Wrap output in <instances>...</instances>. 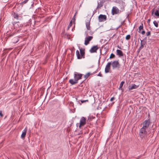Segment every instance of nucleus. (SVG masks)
I'll return each instance as SVG.
<instances>
[{"instance_id": "2f4dec72", "label": "nucleus", "mask_w": 159, "mask_h": 159, "mask_svg": "<svg viewBox=\"0 0 159 159\" xmlns=\"http://www.w3.org/2000/svg\"><path fill=\"white\" fill-rule=\"evenodd\" d=\"M2 110L0 111V116L2 117L3 116V115L2 114Z\"/></svg>"}, {"instance_id": "4be33fe9", "label": "nucleus", "mask_w": 159, "mask_h": 159, "mask_svg": "<svg viewBox=\"0 0 159 159\" xmlns=\"http://www.w3.org/2000/svg\"><path fill=\"white\" fill-rule=\"evenodd\" d=\"M96 72V71H95L94 73H93L92 74H91L90 72H88L85 75H84V77L85 79H86L90 75H93V74L94 73Z\"/></svg>"}, {"instance_id": "f3484780", "label": "nucleus", "mask_w": 159, "mask_h": 159, "mask_svg": "<svg viewBox=\"0 0 159 159\" xmlns=\"http://www.w3.org/2000/svg\"><path fill=\"white\" fill-rule=\"evenodd\" d=\"M69 82L72 85H74L78 83V82L76 81L75 79L74 80L73 79H70L69 81Z\"/></svg>"}, {"instance_id": "393cba45", "label": "nucleus", "mask_w": 159, "mask_h": 159, "mask_svg": "<svg viewBox=\"0 0 159 159\" xmlns=\"http://www.w3.org/2000/svg\"><path fill=\"white\" fill-rule=\"evenodd\" d=\"M153 23L156 27H158V23L157 21H156V20H154L153 22Z\"/></svg>"}, {"instance_id": "6ab92c4d", "label": "nucleus", "mask_w": 159, "mask_h": 159, "mask_svg": "<svg viewBox=\"0 0 159 159\" xmlns=\"http://www.w3.org/2000/svg\"><path fill=\"white\" fill-rule=\"evenodd\" d=\"M12 15L13 16V17L14 18L16 19L17 20L19 18V15L17 14L14 12L12 13Z\"/></svg>"}, {"instance_id": "58836bf2", "label": "nucleus", "mask_w": 159, "mask_h": 159, "mask_svg": "<svg viewBox=\"0 0 159 159\" xmlns=\"http://www.w3.org/2000/svg\"><path fill=\"white\" fill-rule=\"evenodd\" d=\"M154 8H153L152 10V15H153V13H154Z\"/></svg>"}, {"instance_id": "c756f323", "label": "nucleus", "mask_w": 159, "mask_h": 159, "mask_svg": "<svg viewBox=\"0 0 159 159\" xmlns=\"http://www.w3.org/2000/svg\"><path fill=\"white\" fill-rule=\"evenodd\" d=\"M151 34V33L150 31H148L146 33V35L147 36H148L150 35Z\"/></svg>"}, {"instance_id": "9b49d317", "label": "nucleus", "mask_w": 159, "mask_h": 159, "mask_svg": "<svg viewBox=\"0 0 159 159\" xmlns=\"http://www.w3.org/2000/svg\"><path fill=\"white\" fill-rule=\"evenodd\" d=\"M111 62H108L107 65L106 66L105 69V73H108L109 72V70L110 69V66L111 65Z\"/></svg>"}, {"instance_id": "e433bc0d", "label": "nucleus", "mask_w": 159, "mask_h": 159, "mask_svg": "<svg viewBox=\"0 0 159 159\" xmlns=\"http://www.w3.org/2000/svg\"><path fill=\"white\" fill-rule=\"evenodd\" d=\"M145 34V31L144 30H143L142 32H141V34Z\"/></svg>"}, {"instance_id": "79ce46f5", "label": "nucleus", "mask_w": 159, "mask_h": 159, "mask_svg": "<svg viewBox=\"0 0 159 159\" xmlns=\"http://www.w3.org/2000/svg\"><path fill=\"white\" fill-rule=\"evenodd\" d=\"M71 25H72V23H71V22L70 21L69 24V26H71Z\"/></svg>"}, {"instance_id": "c85d7f7f", "label": "nucleus", "mask_w": 159, "mask_h": 159, "mask_svg": "<svg viewBox=\"0 0 159 159\" xmlns=\"http://www.w3.org/2000/svg\"><path fill=\"white\" fill-rule=\"evenodd\" d=\"M115 57V55L113 53H111L110 57L109 58L110 59H111L113 58H114Z\"/></svg>"}, {"instance_id": "7c9ffc66", "label": "nucleus", "mask_w": 159, "mask_h": 159, "mask_svg": "<svg viewBox=\"0 0 159 159\" xmlns=\"http://www.w3.org/2000/svg\"><path fill=\"white\" fill-rule=\"evenodd\" d=\"M29 0H25L23 2H22V4H25Z\"/></svg>"}, {"instance_id": "1a4fd4ad", "label": "nucleus", "mask_w": 159, "mask_h": 159, "mask_svg": "<svg viewBox=\"0 0 159 159\" xmlns=\"http://www.w3.org/2000/svg\"><path fill=\"white\" fill-rule=\"evenodd\" d=\"M99 49L98 45L93 46L89 50V52L91 53L97 52V50Z\"/></svg>"}, {"instance_id": "412c9836", "label": "nucleus", "mask_w": 159, "mask_h": 159, "mask_svg": "<svg viewBox=\"0 0 159 159\" xmlns=\"http://www.w3.org/2000/svg\"><path fill=\"white\" fill-rule=\"evenodd\" d=\"M124 83H125V82L124 81H122L121 82V83L120 84V86H119V90H122V91H123V89H122V87L123 86Z\"/></svg>"}, {"instance_id": "ea45409f", "label": "nucleus", "mask_w": 159, "mask_h": 159, "mask_svg": "<svg viewBox=\"0 0 159 159\" xmlns=\"http://www.w3.org/2000/svg\"><path fill=\"white\" fill-rule=\"evenodd\" d=\"M89 34L90 35H92L93 34V32H92L91 31H90V32H89Z\"/></svg>"}, {"instance_id": "a19ab883", "label": "nucleus", "mask_w": 159, "mask_h": 159, "mask_svg": "<svg viewBox=\"0 0 159 159\" xmlns=\"http://www.w3.org/2000/svg\"><path fill=\"white\" fill-rule=\"evenodd\" d=\"M76 12L75 13L74 16V17H73V19H74V20H75V15H76Z\"/></svg>"}, {"instance_id": "39448f33", "label": "nucleus", "mask_w": 159, "mask_h": 159, "mask_svg": "<svg viewBox=\"0 0 159 159\" xmlns=\"http://www.w3.org/2000/svg\"><path fill=\"white\" fill-rule=\"evenodd\" d=\"M86 123V119L84 117H82L80 120V123L79 125V128H80L84 126Z\"/></svg>"}, {"instance_id": "20e7f679", "label": "nucleus", "mask_w": 159, "mask_h": 159, "mask_svg": "<svg viewBox=\"0 0 159 159\" xmlns=\"http://www.w3.org/2000/svg\"><path fill=\"white\" fill-rule=\"evenodd\" d=\"M82 76V74L75 72L74 74V79L78 82V80L81 79Z\"/></svg>"}, {"instance_id": "b1692460", "label": "nucleus", "mask_w": 159, "mask_h": 159, "mask_svg": "<svg viewBox=\"0 0 159 159\" xmlns=\"http://www.w3.org/2000/svg\"><path fill=\"white\" fill-rule=\"evenodd\" d=\"M155 15L157 16L158 18H159V10H157L154 13Z\"/></svg>"}, {"instance_id": "2eb2a0df", "label": "nucleus", "mask_w": 159, "mask_h": 159, "mask_svg": "<svg viewBox=\"0 0 159 159\" xmlns=\"http://www.w3.org/2000/svg\"><path fill=\"white\" fill-rule=\"evenodd\" d=\"M27 128L26 127L24 130L22 132V134L21 136V137L22 138L24 139L25 136L26 132H27Z\"/></svg>"}, {"instance_id": "72a5a7b5", "label": "nucleus", "mask_w": 159, "mask_h": 159, "mask_svg": "<svg viewBox=\"0 0 159 159\" xmlns=\"http://www.w3.org/2000/svg\"><path fill=\"white\" fill-rule=\"evenodd\" d=\"M97 76H100V77H102V75L101 73L100 72L99 73V74H98Z\"/></svg>"}, {"instance_id": "6e6552de", "label": "nucleus", "mask_w": 159, "mask_h": 159, "mask_svg": "<svg viewBox=\"0 0 159 159\" xmlns=\"http://www.w3.org/2000/svg\"><path fill=\"white\" fill-rule=\"evenodd\" d=\"M150 123V122L149 119L145 120L143 122V125L142 127L148 129Z\"/></svg>"}, {"instance_id": "473e14b6", "label": "nucleus", "mask_w": 159, "mask_h": 159, "mask_svg": "<svg viewBox=\"0 0 159 159\" xmlns=\"http://www.w3.org/2000/svg\"><path fill=\"white\" fill-rule=\"evenodd\" d=\"M88 100H81V102L82 103H83L84 102H88Z\"/></svg>"}, {"instance_id": "a878e982", "label": "nucleus", "mask_w": 159, "mask_h": 159, "mask_svg": "<svg viewBox=\"0 0 159 159\" xmlns=\"http://www.w3.org/2000/svg\"><path fill=\"white\" fill-rule=\"evenodd\" d=\"M143 40H141V45L140 47H141V48H143L144 47V45H145V43H143Z\"/></svg>"}, {"instance_id": "a18cd8bd", "label": "nucleus", "mask_w": 159, "mask_h": 159, "mask_svg": "<svg viewBox=\"0 0 159 159\" xmlns=\"http://www.w3.org/2000/svg\"><path fill=\"white\" fill-rule=\"evenodd\" d=\"M140 157V156L138 157L137 158V159H139Z\"/></svg>"}, {"instance_id": "f8f14e48", "label": "nucleus", "mask_w": 159, "mask_h": 159, "mask_svg": "<svg viewBox=\"0 0 159 159\" xmlns=\"http://www.w3.org/2000/svg\"><path fill=\"white\" fill-rule=\"evenodd\" d=\"M138 87V86L134 84H132L131 86H128V89L129 91H130L134 89H136Z\"/></svg>"}, {"instance_id": "4c0bfd02", "label": "nucleus", "mask_w": 159, "mask_h": 159, "mask_svg": "<svg viewBox=\"0 0 159 159\" xmlns=\"http://www.w3.org/2000/svg\"><path fill=\"white\" fill-rule=\"evenodd\" d=\"M115 1V2H119L120 1V0H114Z\"/></svg>"}, {"instance_id": "f704fd0d", "label": "nucleus", "mask_w": 159, "mask_h": 159, "mask_svg": "<svg viewBox=\"0 0 159 159\" xmlns=\"http://www.w3.org/2000/svg\"><path fill=\"white\" fill-rule=\"evenodd\" d=\"M115 98L114 97H112L111 99H110V101H113L115 99Z\"/></svg>"}, {"instance_id": "7ed1b4c3", "label": "nucleus", "mask_w": 159, "mask_h": 159, "mask_svg": "<svg viewBox=\"0 0 159 159\" xmlns=\"http://www.w3.org/2000/svg\"><path fill=\"white\" fill-rule=\"evenodd\" d=\"M147 129L142 127L140 130L139 135L141 138L143 139L147 135Z\"/></svg>"}, {"instance_id": "ddd939ff", "label": "nucleus", "mask_w": 159, "mask_h": 159, "mask_svg": "<svg viewBox=\"0 0 159 159\" xmlns=\"http://www.w3.org/2000/svg\"><path fill=\"white\" fill-rule=\"evenodd\" d=\"M105 2V1L103 0H101L99 2H98V6L97 9L100 8L103 6V3Z\"/></svg>"}, {"instance_id": "f257e3e1", "label": "nucleus", "mask_w": 159, "mask_h": 159, "mask_svg": "<svg viewBox=\"0 0 159 159\" xmlns=\"http://www.w3.org/2000/svg\"><path fill=\"white\" fill-rule=\"evenodd\" d=\"M80 54L79 51L77 50L76 51V55L78 59H81L82 58H85V49L81 48L80 49Z\"/></svg>"}, {"instance_id": "423d86ee", "label": "nucleus", "mask_w": 159, "mask_h": 159, "mask_svg": "<svg viewBox=\"0 0 159 159\" xmlns=\"http://www.w3.org/2000/svg\"><path fill=\"white\" fill-rule=\"evenodd\" d=\"M93 37L92 36H88L85 38V40L84 41V44L85 45H88L89 42L91 41L93 39Z\"/></svg>"}, {"instance_id": "a211bd4d", "label": "nucleus", "mask_w": 159, "mask_h": 159, "mask_svg": "<svg viewBox=\"0 0 159 159\" xmlns=\"http://www.w3.org/2000/svg\"><path fill=\"white\" fill-rule=\"evenodd\" d=\"M90 20H88V21L86 22V25L87 29L88 30H90Z\"/></svg>"}, {"instance_id": "37998d69", "label": "nucleus", "mask_w": 159, "mask_h": 159, "mask_svg": "<svg viewBox=\"0 0 159 159\" xmlns=\"http://www.w3.org/2000/svg\"><path fill=\"white\" fill-rule=\"evenodd\" d=\"M142 48H141V47H139V48L138 50H139V51H140Z\"/></svg>"}, {"instance_id": "cd10ccee", "label": "nucleus", "mask_w": 159, "mask_h": 159, "mask_svg": "<svg viewBox=\"0 0 159 159\" xmlns=\"http://www.w3.org/2000/svg\"><path fill=\"white\" fill-rule=\"evenodd\" d=\"M130 35L129 34L127 35L126 37H125V39L127 40H129L130 39Z\"/></svg>"}, {"instance_id": "bb28decb", "label": "nucleus", "mask_w": 159, "mask_h": 159, "mask_svg": "<svg viewBox=\"0 0 159 159\" xmlns=\"http://www.w3.org/2000/svg\"><path fill=\"white\" fill-rule=\"evenodd\" d=\"M14 39H15L16 40V41H15L13 42V43H16L19 41L18 38L17 37H15L14 38Z\"/></svg>"}, {"instance_id": "c9c22d12", "label": "nucleus", "mask_w": 159, "mask_h": 159, "mask_svg": "<svg viewBox=\"0 0 159 159\" xmlns=\"http://www.w3.org/2000/svg\"><path fill=\"white\" fill-rule=\"evenodd\" d=\"M14 34H7V35H8L7 37L9 38L10 37H11Z\"/></svg>"}, {"instance_id": "0eeeda50", "label": "nucleus", "mask_w": 159, "mask_h": 159, "mask_svg": "<svg viewBox=\"0 0 159 159\" xmlns=\"http://www.w3.org/2000/svg\"><path fill=\"white\" fill-rule=\"evenodd\" d=\"M120 13L119 9L116 7H113L111 10V14L112 15Z\"/></svg>"}, {"instance_id": "49530a36", "label": "nucleus", "mask_w": 159, "mask_h": 159, "mask_svg": "<svg viewBox=\"0 0 159 159\" xmlns=\"http://www.w3.org/2000/svg\"><path fill=\"white\" fill-rule=\"evenodd\" d=\"M83 82H82V83H81V84H82V83H83Z\"/></svg>"}, {"instance_id": "dca6fc26", "label": "nucleus", "mask_w": 159, "mask_h": 159, "mask_svg": "<svg viewBox=\"0 0 159 159\" xmlns=\"http://www.w3.org/2000/svg\"><path fill=\"white\" fill-rule=\"evenodd\" d=\"M117 55H119L120 57L123 56V53L119 49H117L116 50Z\"/></svg>"}, {"instance_id": "aec40b11", "label": "nucleus", "mask_w": 159, "mask_h": 159, "mask_svg": "<svg viewBox=\"0 0 159 159\" xmlns=\"http://www.w3.org/2000/svg\"><path fill=\"white\" fill-rule=\"evenodd\" d=\"M63 36L65 38H66L68 39H70V35L67 33H64Z\"/></svg>"}, {"instance_id": "4468645a", "label": "nucleus", "mask_w": 159, "mask_h": 159, "mask_svg": "<svg viewBox=\"0 0 159 159\" xmlns=\"http://www.w3.org/2000/svg\"><path fill=\"white\" fill-rule=\"evenodd\" d=\"M13 24V25H14V24H16V28L22 27L23 26V25L21 24L19 21L14 22Z\"/></svg>"}, {"instance_id": "f03ea898", "label": "nucleus", "mask_w": 159, "mask_h": 159, "mask_svg": "<svg viewBox=\"0 0 159 159\" xmlns=\"http://www.w3.org/2000/svg\"><path fill=\"white\" fill-rule=\"evenodd\" d=\"M111 66L113 70H119L120 67V64L118 60H115L111 62Z\"/></svg>"}, {"instance_id": "c03bdc74", "label": "nucleus", "mask_w": 159, "mask_h": 159, "mask_svg": "<svg viewBox=\"0 0 159 159\" xmlns=\"http://www.w3.org/2000/svg\"><path fill=\"white\" fill-rule=\"evenodd\" d=\"M150 19H148V22H150Z\"/></svg>"}, {"instance_id": "5701e85b", "label": "nucleus", "mask_w": 159, "mask_h": 159, "mask_svg": "<svg viewBox=\"0 0 159 159\" xmlns=\"http://www.w3.org/2000/svg\"><path fill=\"white\" fill-rule=\"evenodd\" d=\"M143 29V23H141L140 25L139 26V31L138 32L139 33L140 32L141 30Z\"/></svg>"}, {"instance_id": "9d476101", "label": "nucleus", "mask_w": 159, "mask_h": 159, "mask_svg": "<svg viewBox=\"0 0 159 159\" xmlns=\"http://www.w3.org/2000/svg\"><path fill=\"white\" fill-rule=\"evenodd\" d=\"M99 21L100 22L106 20L107 16L105 15H100L98 16Z\"/></svg>"}]
</instances>
